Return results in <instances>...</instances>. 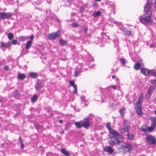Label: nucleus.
I'll list each match as a JSON object with an SVG mask.
<instances>
[{
    "instance_id": "nucleus-37",
    "label": "nucleus",
    "mask_w": 156,
    "mask_h": 156,
    "mask_svg": "<svg viewBox=\"0 0 156 156\" xmlns=\"http://www.w3.org/2000/svg\"><path fill=\"white\" fill-rule=\"evenodd\" d=\"M120 61L122 64H125L126 62V60L124 58H120Z\"/></svg>"
},
{
    "instance_id": "nucleus-31",
    "label": "nucleus",
    "mask_w": 156,
    "mask_h": 156,
    "mask_svg": "<svg viewBox=\"0 0 156 156\" xmlns=\"http://www.w3.org/2000/svg\"><path fill=\"white\" fill-rule=\"evenodd\" d=\"M155 87H156V85H151L149 87L148 91L151 92V91L154 90Z\"/></svg>"
},
{
    "instance_id": "nucleus-38",
    "label": "nucleus",
    "mask_w": 156,
    "mask_h": 156,
    "mask_svg": "<svg viewBox=\"0 0 156 156\" xmlns=\"http://www.w3.org/2000/svg\"><path fill=\"white\" fill-rule=\"evenodd\" d=\"M0 19H4V12H0Z\"/></svg>"
},
{
    "instance_id": "nucleus-5",
    "label": "nucleus",
    "mask_w": 156,
    "mask_h": 156,
    "mask_svg": "<svg viewBox=\"0 0 156 156\" xmlns=\"http://www.w3.org/2000/svg\"><path fill=\"white\" fill-rule=\"evenodd\" d=\"M147 142L151 144H156V140L154 136L151 135H149L146 138Z\"/></svg>"
},
{
    "instance_id": "nucleus-61",
    "label": "nucleus",
    "mask_w": 156,
    "mask_h": 156,
    "mask_svg": "<svg viewBox=\"0 0 156 156\" xmlns=\"http://www.w3.org/2000/svg\"><path fill=\"white\" fill-rule=\"evenodd\" d=\"M61 133L62 134L64 133V131H62L61 132Z\"/></svg>"
},
{
    "instance_id": "nucleus-26",
    "label": "nucleus",
    "mask_w": 156,
    "mask_h": 156,
    "mask_svg": "<svg viewBox=\"0 0 156 156\" xmlns=\"http://www.w3.org/2000/svg\"><path fill=\"white\" fill-rule=\"evenodd\" d=\"M81 72L82 71L81 70L78 69H77L74 72L75 76L76 77L79 76Z\"/></svg>"
},
{
    "instance_id": "nucleus-9",
    "label": "nucleus",
    "mask_w": 156,
    "mask_h": 156,
    "mask_svg": "<svg viewBox=\"0 0 156 156\" xmlns=\"http://www.w3.org/2000/svg\"><path fill=\"white\" fill-rule=\"evenodd\" d=\"M141 73L146 76H148L149 74L151 75V70H149L146 68H142L140 69Z\"/></svg>"
},
{
    "instance_id": "nucleus-60",
    "label": "nucleus",
    "mask_w": 156,
    "mask_h": 156,
    "mask_svg": "<svg viewBox=\"0 0 156 156\" xmlns=\"http://www.w3.org/2000/svg\"><path fill=\"white\" fill-rule=\"evenodd\" d=\"M115 77V75H112V79H114Z\"/></svg>"
},
{
    "instance_id": "nucleus-16",
    "label": "nucleus",
    "mask_w": 156,
    "mask_h": 156,
    "mask_svg": "<svg viewBox=\"0 0 156 156\" xmlns=\"http://www.w3.org/2000/svg\"><path fill=\"white\" fill-rule=\"evenodd\" d=\"M140 129L142 131L144 132L145 134L147 131V127L145 125H143L141 127Z\"/></svg>"
},
{
    "instance_id": "nucleus-58",
    "label": "nucleus",
    "mask_w": 156,
    "mask_h": 156,
    "mask_svg": "<svg viewBox=\"0 0 156 156\" xmlns=\"http://www.w3.org/2000/svg\"><path fill=\"white\" fill-rule=\"evenodd\" d=\"M120 112L121 114H123V111L122 110L120 109Z\"/></svg>"
},
{
    "instance_id": "nucleus-24",
    "label": "nucleus",
    "mask_w": 156,
    "mask_h": 156,
    "mask_svg": "<svg viewBox=\"0 0 156 156\" xmlns=\"http://www.w3.org/2000/svg\"><path fill=\"white\" fill-rule=\"evenodd\" d=\"M140 65L139 62H137L135 64L134 66V68L135 70L139 69L140 67Z\"/></svg>"
},
{
    "instance_id": "nucleus-1",
    "label": "nucleus",
    "mask_w": 156,
    "mask_h": 156,
    "mask_svg": "<svg viewBox=\"0 0 156 156\" xmlns=\"http://www.w3.org/2000/svg\"><path fill=\"white\" fill-rule=\"evenodd\" d=\"M110 123L106 124V128L110 134L109 135L108 143L112 146L120 144L123 141V136L117 132L110 128Z\"/></svg>"
},
{
    "instance_id": "nucleus-55",
    "label": "nucleus",
    "mask_w": 156,
    "mask_h": 156,
    "mask_svg": "<svg viewBox=\"0 0 156 156\" xmlns=\"http://www.w3.org/2000/svg\"><path fill=\"white\" fill-rule=\"evenodd\" d=\"M88 30V28L87 27H86L84 28V31H85V33H86L87 32V31Z\"/></svg>"
},
{
    "instance_id": "nucleus-8",
    "label": "nucleus",
    "mask_w": 156,
    "mask_h": 156,
    "mask_svg": "<svg viewBox=\"0 0 156 156\" xmlns=\"http://www.w3.org/2000/svg\"><path fill=\"white\" fill-rule=\"evenodd\" d=\"M132 147V145L128 143H124L122 146L123 149L125 150V152H129Z\"/></svg>"
},
{
    "instance_id": "nucleus-44",
    "label": "nucleus",
    "mask_w": 156,
    "mask_h": 156,
    "mask_svg": "<svg viewBox=\"0 0 156 156\" xmlns=\"http://www.w3.org/2000/svg\"><path fill=\"white\" fill-rule=\"evenodd\" d=\"M1 47H6V44H5V43H4L3 42L1 43V45L0 46V48Z\"/></svg>"
},
{
    "instance_id": "nucleus-39",
    "label": "nucleus",
    "mask_w": 156,
    "mask_h": 156,
    "mask_svg": "<svg viewBox=\"0 0 156 156\" xmlns=\"http://www.w3.org/2000/svg\"><path fill=\"white\" fill-rule=\"evenodd\" d=\"M65 130H67L69 128V125L68 124H66L65 125Z\"/></svg>"
},
{
    "instance_id": "nucleus-14",
    "label": "nucleus",
    "mask_w": 156,
    "mask_h": 156,
    "mask_svg": "<svg viewBox=\"0 0 156 156\" xmlns=\"http://www.w3.org/2000/svg\"><path fill=\"white\" fill-rule=\"evenodd\" d=\"M60 151L62 153L66 156H70V154L69 152L66 151L65 149L62 148L61 149Z\"/></svg>"
},
{
    "instance_id": "nucleus-10",
    "label": "nucleus",
    "mask_w": 156,
    "mask_h": 156,
    "mask_svg": "<svg viewBox=\"0 0 156 156\" xmlns=\"http://www.w3.org/2000/svg\"><path fill=\"white\" fill-rule=\"evenodd\" d=\"M135 108L136 110V113L138 114L139 115L141 116L142 115H143V114L141 106H140V105H136Z\"/></svg>"
},
{
    "instance_id": "nucleus-51",
    "label": "nucleus",
    "mask_w": 156,
    "mask_h": 156,
    "mask_svg": "<svg viewBox=\"0 0 156 156\" xmlns=\"http://www.w3.org/2000/svg\"><path fill=\"white\" fill-rule=\"evenodd\" d=\"M9 69V67L8 66H5L4 67V69L6 70V71H7V70H8Z\"/></svg>"
},
{
    "instance_id": "nucleus-42",
    "label": "nucleus",
    "mask_w": 156,
    "mask_h": 156,
    "mask_svg": "<svg viewBox=\"0 0 156 156\" xmlns=\"http://www.w3.org/2000/svg\"><path fill=\"white\" fill-rule=\"evenodd\" d=\"M80 98L81 100L83 102L86 101L85 99V98L84 96H82Z\"/></svg>"
},
{
    "instance_id": "nucleus-2",
    "label": "nucleus",
    "mask_w": 156,
    "mask_h": 156,
    "mask_svg": "<svg viewBox=\"0 0 156 156\" xmlns=\"http://www.w3.org/2000/svg\"><path fill=\"white\" fill-rule=\"evenodd\" d=\"M144 11L145 12L143 15L139 17L140 22L146 26L151 25L152 23L151 20L152 16V11Z\"/></svg>"
},
{
    "instance_id": "nucleus-50",
    "label": "nucleus",
    "mask_w": 156,
    "mask_h": 156,
    "mask_svg": "<svg viewBox=\"0 0 156 156\" xmlns=\"http://www.w3.org/2000/svg\"><path fill=\"white\" fill-rule=\"evenodd\" d=\"M80 10L81 12H83L84 11V9L82 7H81L80 8Z\"/></svg>"
},
{
    "instance_id": "nucleus-29",
    "label": "nucleus",
    "mask_w": 156,
    "mask_h": 156,
    "mask_svg": "<svg viewBox=\"0 0 156 156\" xmlns=\"http://www.w3.org/2000/svg\"><path fill=\"white\" fill-rule=\"evenodd\" d=\"M151 95V92L148 91L146 95V99L147 100H149L150 98Z\"/></svg>"
},
{
    "instance_id": "nucleus-36",
    "label": "nucleus",
    "mask_w": 156,
    "mask_h": 156,
    "mask_svg": "<svg viewBox=\"0 0 156 156\" xmlns=\"http://www.w3.org/2000/svg\"><path fill=\"white\" fill-rule=\"evenodd\" d=\"M155 128L154 126H151L147 128V129L149 132H151Z\"/></svg>"
},
{
    "instance_id": "nucleus-45",
    "label": "nucleus",
    "mask_w": 156,
    "mask_h": 156,
    "mask_svg": "<svg viewBox=\"0 0 156 156\" xmlns=\"http://www.w3.org/2000/svg\"><path fill=\"white\" fill-rule=\"evenodd\" d=\"M69 83L70 85L71 86H73L74 84H75L73 80H70L69 81Z\"/></svg>"
},
{
    "instance_id": "nucleus-63",
    "label": "nucleus",
    "mask_w": 156,
    "mask_h": 156,
    "mask_svg": "<svg viewBox=\"0 0 156 156\" xmlns=\"http://www.w3.org/2000/svg\"><path fill=\"white\" fill-rule=\"evenodd\" d=\"M2 101V99H0V102H1Z\"/></svg>"
},
{
    "instance_id": "nucleus-46",
    "label": "nucleus",
    "mask_w": 156,
    "mask_h": 156,
    "mask_svg": "<svg viewBox=\"0 0 156 156\" xmlns=\"http://www.w3.org/2000/svg\"><path fill=\"white\" fill-rule=\"evenodd\" d=\"M110 87L112 88L114 90H115L117 88L116 87V86L115 85H112V86H109L108 87V88H110Z\"/></svg>"
},
{
    "instance_id": "nucleus-53",
    "label": "nucleus",
    "mask_w": 156,
    "mask_h": 156,
    "mask_svg": "<svg viewBox=\"0 0 156 156\" xmlns=\"http://www.w3.org/2000/svg\"><path fill=\"white\" fill-rule=\"evenodd\" d=\"M34 36L33 35H31L30 36V39L31 40L30 41H32L33 40V39H34Z\"/></svg>"
},
{
    "instance_id": "nucleus-18",
    "label": "nucleus",
    "mask_w": 156,
    "mask_h": 156,
    "mask_svg": "<svg viewBox=\"0 0 156 156\" xmlns=\"http://www.w3.org/2000/svg\"><path fill=\"white\" fill-rule=\"evenodd\" d=\"M26 77V76L24 74L20 73L18 75V78L20 80H23Z\"/></svg>"
},
{
    "instance_id": "nucleus-56",
    "label": "nucleus",
    "mask_w": 156,
    "mask_h": 156,
    "mask_svg": "<svg viewBox=\"0 0 156 156\" xmlns=\"http://www.w3.org/2000/svg\"><path fill=\"white\" fill-rule=\"evenodd\" d=\"M154 7L155 8H156V0H155L154 2Z\"/></svg>"
},
{
    "instance_id": "nucleus-43",
    "label": "nucleus",
    "mask_w": 156,
    "mask_h": 156,
    "mask_svg": "<svg viewBox=\"0 0 156 156\" xmlns=\"http://www.w3.org/2000/svg\"><path fill=\"white\" fill-rule=\"evenodd\" d=\"M14 94H15V96H20V93H19V91H16L14 93Z\"/></svg>"
},
{
    "instance_id": "nucleus-3",
    "label": "nucleus",
    "mask_w": 156,
    "mask_h": 156,
    "mask_svg": "<svg viewBox=\"0 0 156 156\" xmlns=\"http://www.w3.org/2000/svg\"><path fill=\"white\" fill-rule=\"evenodd\" d=\"M61 35V33L60 31H58L57 32L52 33L48 34V38L51 40H55Z\"/></svg>"
},
{
    "instance_id": "nucleus-40",
    "label": "nucleus",
    "mask_w": 156,
    "mask_h": 156,
    "mask_svg": "<svg viewBox=\"0 0 156 156\" xmlns=\"http://www.w3.org/2000/svg\"><path fill=\"white\" fill-rule=\"evenodd\" d=\"M151 83L152 84L156 85V79L151 80Z\"/></svg>"
},
{
    "instance_id": "nucleus-28",
    "label": "nucleus",
    "mask_w": 156,
    "mask_h": 156,
    "mask_svg": "<svg viewBox=\"0 0 156 156\" xmlns=\"http://www.w3.org/2000/svg\"><path fill=\"white\" fill-rule=\"evenodd\" d=\"M59 43L62 45H67L68 43L64 40H61L59 41Z\"/></svg>"
},
{
    "instance_id": "nucleus-25",
    "label": "nucleus",
    "mask_w": 156,
    "mask_h": 156,
    "mask_svg": "<svg viewBox=\"0 0 156 156\" xmlns=\"http://www.w3.org/2000/svg\"><path fill=\"white\" fill-rule=\"evenodd\" d=\"M128 133L127 134L128 138L131 140H133L134 138V135L133 134L129 133Z\"/></svg>"
},
{
    "instance_id": "nucleus-22",
    "label": "nucleus",
    "mask_w": 156,
    "mask_h": 156,
    "mask_svg": "<svg viewBox=\"0 0 156 156\" xmlns=\"http://www.w3.org/2000/svg\"><path fill=\"white\" fill-rule=\"evenodd\" d=\"M37 98L38 97L37 95L34 94L31 98V102H35L37 100Z\"/></svg>"
},
{
    "instance_id": "nucleus-32",
    "label": "nucleus",
    "mask_w": 156,
    "mask_h": 156,
    "mask_svg": "<svg viewBox=\"0 0 156 156\" xmlns=\"http://www.w3.org/2000/svg\"><path fill=\"white\" fill-rule=\"evenodd\" d=\"M151 75L156 77V70H151Z\"/></svg>"
},
{
    "instance_id": "nucleus-13",
    "label": "nucleus",
    "mask_w": 156,
    "mask_h": 156,
    "mask_svg": "<svg viewBox=\"0 0 156 156\" xmlns=\"http://www.w3.org/2000/svg\"><path fill=\"white\" fill-rule=\"evenodd\" d=\"M104 150L105 151L107 152L110 154H112L114 152V150L110 146L105 147Z\"/></svg>"
},
{
    "instance_id": "nucleus-7",
    "label": "nucleus",
    "mask_w": 156,
    "mask_h": 156,
    "mask_svg": "<svg viewBox=\"0 0 156 156\" xmlns=\"http://www.w3.org/2000/svg\"><path fill=\"white\" fill-rule=\"evenodd\" d=\"M153 0H147V3L144 7V11H151V6Z\"/></svg>"
},
{
    "instance_id": "nucleus-64",
    "label": "nucleus",
    "mask_w": 156,
    "mask_h": 156,
    "mask_svg": "<svg viewBox=\"0 0 156 156\" xmlns=\"http://www.w3.org/2000/svg\"><path fill=\"white\" fill-rule=\"evenodd\" d=\"M154 112H155V114L156 115V110Z\"/></svg>"
},
{
    "instance_id": "nucleus-62",
    "label": "nucleus",
    "mask_w": 156,
    "mask_h": 156,
    "mask_svg": "<svg viewBox=\"0 0 156 156\" xmlns=\"http://www.w3.org/2000/svg\"><path fill=\"white\" fill-rule=\"evenodd\" d=\"M95 0L96 1L99 2V1H100L101 0Z\"/></svg>"
},
{
    "instance_id": "nucleus-11",
    "label": "nucleus",
    "mask_w": 156,
    "mask_h": 156,
    "mask_svg": "<svg viewBox=\"0 0 156 156\" xmlns=\"http://www.w3.org/2000/svg\"><path fill=\"white\" fill-rule=\"evenodd\" d=\"M35 87L36 91H39L43 87V85L41 82L40 81H38L35 84Z\"/></svg>"
},
{
    "instance_id": "nucleus-33",
    "label": "nucleus",
    "mask_w": 156,
    "mask_h": 156,
    "mask_svg": "<svg viewBox=\"0 0 156 156\" xmlns=\"http://www.w3.org/2000/svg\"><path fill=\"white\" fill-rule=\"evenodd\" d=\"M8 37L9 40L12 39L13 37V34L11 33H9L8 35Z\"/></svg>"
},
{
    "instance_id": "nucleus-6",
    "label": "nucleus",
    "mask_w": 156,
    "mask_h": 156,
    "mask_svg": "<svg viewBox=\"0 0 156 156\" xmlns=\"http://www.w3.org/2000/svg\"><path fill=\"white\" fill-rule=\"evenodd\" d=\"M123 125L124 128L126 130V132L129 133L130 129V123L127 120H124L123 122Z\"/></svg>"
},
{
    "instance_id": "nucleus-17",
    "label": "nucleus",
    "mask_w": 156,
    "mask_h": 156,
    "mask_svg": "<svg viewBox=\"0 0 156 156\" xmlns=\"http://www.w3.org/2000/svg\"><path fill=\"white\" fill-rule=\"evenodd\" d=\"M12 13L11 12L5 13L4 12V19H8L11 17Z\"/></svg>"
},
{
    "instance_id": "nucleus-35",
    "label": "nucleus",
    "mask_w": 156,
    "mask_h": 156,
    "mask_svg": "<svg viewBox=\"0 0 156 156\" xmlns=\"http://www.w3.org/2000/svg\"><path fill=\"white\" fill-rule=\"evenodd\" d=\"M119 131L120 133H123L126 132V129L124 127L119 128Z\"/></svg>"
},
{
    "instance_id": "nucleus-15",
    "label": "nucleus",
    "mask_w": 156,
    "mask_h": 156,
    "mask_svg": "<svg viewBox=\"0 0 156 156\" xmlns=\"http://www.w3.org/2000/svg\"><path fill=\"white\" fill-rule=\"evenodd\" d=\"M29 74L30 76L33 79H35L38 76L37 74L35 72H30Z\"/></svg>"
},
{
    "instance_id": "nucleus-19",
    "label": "nucleus",
    "mask_w": 156,
    "mask_h": 156,
    "mask_svg": "<svg viewBox=\"0 0 156 156\" xmlns=\"http://www.w3.org/2000/svg\"><path fill=\"white\" fill-rule=\"evenodd\" d=\"M29 38L28 36H20L19 38V40L21 41H24L25 40H27Z\"/></svg>"
},
{
    "instance_id": "nucleus-59",
    "label": "nucleus",
    "mask_w": 156,
    "mask_h": 156,
    "mask_svg": "<svg viewBox=\"0 0 156 156\" xmlns=\"http://www.w3.org/2000/svg\"><path fill=\"white\" fill-rule=\"evenodd\" d=\"M59 122L60 123H63V121L62 120H59Z\"/></svg>"
},
{
    "instance_id": "nucleus-54",
    "label": "nucleus",
    "mask_w": 156,
    "mask_h": 156,
    "mask_svg": "<svg viewBox=\"0 0 156 156\" xmlns=\"http://www.w3.org/2000/svg\"><path fill=\"white\" fill-rule=\"evenodd\" d=\"M20 144H21V148L23 149L24 147V144H23V142H22V143H20Z\"/></svg>"
},
{
    "instance_id": "nucleus-27",
    "label": "nucleus",
    "mask_w": 156,
    "mask_h": 156,
    "mask_svg": "<svg viewBox=\"0 0 156 156\" xmlns=\"http://www.w3.org/2000/svg\"><path fill=\"white\" fill-rule=\"evenodd\" d=\"M101 13V12L100 11H98L97 12H94L92 15L94 17H97L100 16Z\"/></svg>"
},
{
    "instance_id": "nucleus-47",
    "label": "nucleus",
    "mask_w": 156,
    "mask_h": 156,
    "mask_svg": "<svg viewBox=\"0 0 156 156\" xmlns=\"http://www.w3.org/2000/svg\"><path fill=\"white\" fill-rule=\"evenodd\" d=\"M73 26L75 27H78V24L76 23H73L72 24Z\"/></svg>"
},
{
    "instance_id": "nucleus-52",
    "label": "nucleus",
    "mask_w": 156,
    "mask_h": 156,
    "mask_svg": "<svg viewBox=\"0 0 156 156\" xmlns=\"http://www.w3.org/2000/svg\"><path fill=\"white\" fill-rule=\"evenodd\" d=\"M19 141L20 143H21L22 142H23V141L22 140V139L21 137H19Z\"/></svg>"
},
{
    "instance_id": "nucleus-49",
    "label": "nucleus",
    "mask_w": 156,
    "mask_h": 156,
    "mask_svg": "<svg viewBox=\"0 0 156 156\" xmlns=\"http://www.w3.org/2000/svg\"><path fill=\"white\" fill-rule=\"evenodd\" d=\"M11 42H9L6 44V47L9 46L11 45Z\"/></svg>"
},
{
    "instance_id": "nucleus-20",
    "label": "nucleus",
    "mask_w": 156,
    "mask_h": 156,
    "mask_svg": "<svg viewBox=\"0 0 156 156\" xmlns=\"http://www.w3.org/2000/svg\"><path fill=\"white\" fill-rule=\"evenodd\" d=\"M74 124L75 125L76 128H81L82 127V123H81L80 122H75Z\"/></svg>"
},
{
    "instance_id": "nucleus-30",
    "label": "nucleus",
    "mask_w": 156,
    "mask_h": 156,
    "mask_svg": "<svg viewBox=\"0 0 156 156\" xmlns=\"http://www.w3.org/2000/svg\"><path fill=\"white\" fill-rule=\"evenodd\" d=\"M35 127L36 129L38 131L41 129L42 128V126L39 124H36Z\"/></svg>"
},
{
    "instance_id": "nucleus-12",
    "label": "nucleus",
    "mask_w": 156,
    "mask_h": 156,
    "mask_svg": "<svg viewBox=\"0 0 156 156\" xmlns=\"http://www.w3.org/2000/svg\"><path fill=\"white\" fill-rule=\"evenodd\" d=\"M122 30L123 31V33L124 35L126 36H133V34L131 31L128 30L126 28H124Z\"/></svg>"
},
{
    "instance_id": "nucleus-34",
    "label": "nucleus",
    "mask_w": 156,
    "mask_h": 156,
    "mask_svg": "<svg viewBox=\"0 0 156 156\" xmlns=\"http://www.w3.org/2000/svg\"><path fill=\"white\" fill-rule=\"evenodd\" d=\"M72 86L73 87L74 89V90H73V93L74 94H76L77 93V86L75 84Z\"/></svg>"
},
{
    "instance_id": "nucleus-23",
    "label": "nucleus",
    "mask_w": 156,
    "mask_h": 156,
    "mask_svg": "<svg viewBox=\"0 0 156 156\" xmlns=\"http://www.w3.org/2000/svg\"><path fill=\"white\" fill-rule=\"evenodd\" d=\"M32 44V42L31 41H29L27 42L25 48L26 49H28L30 47L31 44Z\"/></svg>"
},
{
    "instance_id": "nucleus-57",
    "label": "nucleus",
    "mask_w": 156,
    "mask_h": 156,
    "mask_svg": "<svg viewBox=\"0 0 156 156\" xmlns=\"http://www.w3.org/2000/svg\"><path fill=\"white\" fill-rule=\"evenodd\" d=\"M142 97L141 96L140 97H139L138 100H139V101H142Z\"/></svg>"
},
{
    "instance_id": "nucleus-21",
    "label": "nucleus",
    "mask_w": 156,
    "mask_h": 156,
    "mask_svg": "<svg viewBox=\"0 0 156 156\" xmlns=\"http://www.w3.org/2000/svg\"><path fill=\"white\" fill-rule=\"evenodd\" d=\"M151 120L152 122L151 126L155 127L156 126V118L154 117H152L151 119Z\"/></svg>"
},
{
    "instance_id": "nucleus-48",
    "label": "nucleus",
    "mask_w": 156,
    "mask_h": 156,
    "mask_svg": "<svg viewBox=\"0 0 156 156\" xmlns=\"http://www.w3.org/2000/svg\"><path fill=\"white\" fill-rule=\"evenodd\" d=\"M140 105V106H141V101H139V100H138L136 103V105Z\"/></svg>"
},
{
    "instance_id": "nucleus-4",
    "label": "nucleus",
    "mask_w": 156,
    "mask_h": 156,
    "mask_svg": "<svg viewBox=\"0 0 156 156\" xmlns=\"http://www.w3.org/2000/svg\"><path fill=\"white\" fill-rule=\"evenodd\" d=\"M90 120V119L89 116L84 118L83 121L82 122V126L85 129H88L90 126L89 122Z\"/></svg>"
},
{
    "instance_id": "nucleus-41",
    "label": "nucleus",
    "mask_w": 156,
    "mask_h": 156,
    "mask_svg": "<svg viewBox=\"0 0 156 156\" xmlns=\"http://www.w3.org/2000/svg\"><path fill=\"white\" fill-rule=\"evenodd\" d=\"M17 43V40H12V41L11 43L13 45H15Z\"/></svg>"
}]
</instances>
